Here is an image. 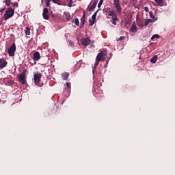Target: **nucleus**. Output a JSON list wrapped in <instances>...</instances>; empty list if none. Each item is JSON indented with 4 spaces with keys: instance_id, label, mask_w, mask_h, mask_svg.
I'll return each instance as SVG.
<instances>
[{
    "instance_id": "f257e3e1",
    "label": "nucleus",
    "mask_w": 175,
    "mask_h": 175,
    "mask_svg": "<svg viewBox=\"0 0 175 175\" xmlns=\"http://www.w3.org/2000/svg\"><path fill=\"white\" fill-rule=\"evenodd\" d=\"M107 55V50H104L103 51H100V53H98L97 57H96V62L94 65V68H93V70H92L93 72H95V69H96V68H97L99 62L100 61H104L105 59H106Z\"/></svg>"
},
{
    "instance_id": "f03ea898",
    "label": "nucleus",
    "mask_w": 175,
    "mask_h": 175,
    "mask_svg": "<svg viewBox=\"0 0 175 175\" xmlns=\"http://www.w3.org/2000/svg\"><path fill=\"white\" fill-rule=\"evenodd\" d=\"M42 73L40 72H36L33 75V80L36 85H38V87H42L43 85V83L41 80L42 79Z\"/></svg>"
},
{
    "instance_id": "7ed1b4c3",
    "label": "nucleus",
    "mask_w": 175,
    "mask_h": 175,
    "mask_svg": "<svg viewBox=\"0 0 175 175\" xmlns=\"http://www.w3.org/2000/svg\"><path fill=\"white\" fill-rule=\"evenodd\" d=\"M14 14V9H12V8H9L3 14V18L5 20H8L9 18H11V17H13Z\"/></svg>"
},
{
    "instance_id": "20e7f679",
    "label": "nucleus",
    "mask_w": 175,
    "mask_h": 175,
    "mask_svg": "<svg viewBox=\"0 0 175 175\" xmlns=\"http://www.w3.org/2000/svg\"><path fill=\"white\" fill-rule=\"evenodd\" d=\"M26 73H27V70L25 69V70H23V72H22L18 77V81L21 83V84H25L26 83V80H25V77H26Z\"/></svg>"
},
{
    "instance_id": "39448f33",
    "label": "nucleus",
    "mask_w": 175,
    "mask_h": 175,
    "mask_svg": "<svg viewBox=\"0 0 175 175\" xmlns=\"http://www.w3.org/2000/svg\"><path fill=\"white\" fill-rule=\"evenodd\" d=\"M16 49V44H12L11 46L8 50V53L9 54L10 57H14Z\"/></svg>"
},
{
    "instance_id": "423d86ee",
    "label": "nucleus",
    "mask_w": 175,
    "mask_h": 175,
    "mask_svg": "<svg viewBox=\"0 0 175 175\" xmlns=\"http://www.w3.org/2000/svg\"><path fill=\"white\" fill-rule=\"evenodd\" d=\"M42 16H43V18L44 20H49V9L47 8H44L43 9Z\"/></svg>"
},
{
    "instance_id": "0eeeda50",
    "label": "nucleus",
    "mask_w": 175,
    "mask_h": 175,
    "mask_svg": "<svg viewBox=\"0 0 175 175\" xmlns=\"http://www.w3.org/2000/svg\"><path fill=\"white\" fill-rule=\"evenodd\" d=\"M8 62L6 61V59H4L3 58L0 59V68L3 69V68H5L7 65Z\"/></svg>"
},
{
    "instance_id": "6e6552de",
    "label": "nucleus",
    "mask_w": 175,
    "mask_h": 175,
    "mask_svg": "<svg viewBox=\"0 0 175 175\" xmlns=\"http://www.w3.org/2000/svg\"><path fill=\"white\" fill-rule=\"evenodd\" d=\"M40 58H41V55H40L39 51H36L33 53V60L34 61H39V59H40Z\"/></svg>"
},
{
    "instance_id": "1a4fd4ad",
    "label": "nucleus",
    "mask_w": 175,
    "mask_h": 175,
    "mask_svg": "<svg viewBox=\"0 0 175 175\" xmlns=\"http://www.w3.org/2000/svg\"><path fill=\"white\" fill-rule=\"evenodd\" d=\"M118 20L117 14L116 13V12L113 11V17H112V24H113L114 25H117V21Z\"/></svg>"
},
{
    "instance_id": "9d476101",
    "label": "nucleus",
    "mask_w": 175,
    "mask_h": 175,
    "mask_svg": "<svg viewBox=\"0 0 175 175\" xmlns=\"http://www.w3.org/2000/svg\"><path fill=\"white\" fill-rule=\"evenodd\" d=\"M130 31L133 32L134 33L137 32V27L135 23H134V24L132 25L131 27L130 28Z\"/></svg>"
},
{
    "instance_id": "9b49d317",
    "label": "nucleus",
    "mask_w": 175,
    "mask_h": 175,
    "mask_svg": "<svg viewBox=\"0 0 175 175\" xmlns=\"http://www.w3.org/2000/svg\"><path fill=\"white\" fill-rule=\"evenodd\" d=\"M98 0H94L93 1V5L89 8L88 10L89 12H92L95 8H96V5L98 3Z\"/></svg>"
},
{
    "instance_id": "f8f14e48",
    "label": "nucleus",
    "mask_w": 175,
    "mask_h": 175,
    "mask_svg": "<svg viewBox=\"0 0 175 175\" xmlns=\"http://www.w3.org/2000/svg\"><path fill=\"white\" fill-rule=\"evenodd\" d=\"M82 44H90L91 40L89 38H85V39H81Z\"/></svg>"
},
{
    "instance_id": "ddd939ff",
    "label": "nucleus",
    "mask_w": 175,
    "mask_h": 175,
    "mask_svg": "<svg viewBox=\"0 0 175 175\" xmlns=\"http://www.w3.org/2000/svg\"><path fill=\"white\" fill-rule=\"evenodd\" d=\"M70 73L68 72H64L62 73V79L63 80H68Z\"/></svg>"
},
{
    "instance_id": "4468645a",
    "label": "nucleus",
    "mask_w": 175,
    "mask_h": 175,
    "mask_svg": "<svg viewBox=\"0 0 175 175\" xmlns=\"http://www.w3.org/2000/svg\"><path fill=\"white\" fill-rule=\"evenodd\" d=\"M63 17H64V18H66V20H67V21H69V20H70V13H68V12H64V13L63 14Z\"/></svg>"
},
{
    "instance_id": "2eb2a0df",
    "label": "nucleus",
    "mask_w": 175,
    "mask_h": 175,
    "mask_svg": "<svg viewBox=\"0 0 175 175\" xmlns=\"http://www.w3.org/2000/svg\"><path fill=\"white\" fill-rule=\"evenodd\" d=\"M149 16L150 17V19L152 20V23H155V21H157V18H156L155 16H154L153 12H150Z\"/></svg>"
},
{
    "instance_id": "dca6fc26",
    "label": "nucleus",
    "mask_w": 175,
    "mask_h": 175,
    "mask_svg": "<svg viewBox=\"0 0 175 175\" xmlns=\"http://www.w3.org/2000/svg\"><path fill=\"white\" fill-rule=\"evenodd\" d=\"M85 23V13H83V17L81 18V28L84 27Z\"/></svg>"
},
{
    "instance_id": "f3484780",
    "label": "nucleus",
    "mask_w": 175,
    "mask_h": 175,
    "mask_svg": "<svg viewBox=\"0 0 175 175\" xmlns=\"http://www.w3.org/2000/svg\"><path fill=\"white\" fill-rule=\"evenodd\" d=\"M157 59H158V56L154 55V57H152V58H151L150 62H152V64H155L157 62Z\"/></svg>"
},
{
    "instance_id": "a211bd4d",
    "label": "nucleus",
    "mask_w": 175,
    "mask_h": 175,
    "mask_svg": "<svg viewBox=\"0 0 175 175\" xmlns=\"http://www.w3.org/2000/svg\"><path fill=\"white\" fill-rule=\"evenodd\" d=\"M25 33H26V35H31V28L26 27L25 29Z\"/></svg>"
},
{
    "instance_id": "6ab92c4d",
    "label": "nucleus",
    "mask_w": 175,
    "mask_h": 175,
    "mask_svg": "<svg viewBox=\"0 0 175 175\" xmlns=\"http://www.w3.org/2000/svg\"><path fill=\"white\" fill-rule=\"evenodd\" d=\"M100 9H98V10L96 12H95V13L93 14L92 18H93V21H94V23H95V21H96V16H97V13L99 12Z\"/></svg>"
},
{
    "instance_id": "aec40b11",
    "label": "nucleus",
    "mask_w": 175,
    "mask_h": 175,
    "mask_svg": "<svg viewBox=\"0 0 175 175\" xmlns=\"http://www.w3.org/2000/svg\"><path fill=\"white\" fill-rule=\"evenodd\" d=\"M117 12L118 13H121V12H122V8H121V6L120 5V0L118 1V4Z\"/></svg>"
},
{
    "instance_id": "412c9836",
    "label": "nucleus",
    "mask_w": 175,
    "mask_h": 175,
    "mask_svg": "<svg viewBox=\"0 0 175 175\" xmlns=\"http://www.w3.org/2000/svg\"><path fill=\"white\" fill-rule=\"evenodd\" d=\"M150 23H152V20H151V18L145 20V26L147 27V25H148V24H150Z\"/></svg>"
},
{
    "instance_id": "4be33fe9",
    "label": "nucleus",
    "mask_w": 175,
    "mask_h": 175,
    "mask_svg": "<svg viewBox=\"0 0 175 175\" xmlns=\"http://www.w3.org/2000/svg\"><path fill=\"white\" fill-rule=\"evenodd\" d=\"M118 4H119V0H114L113 5L116 8L117 10L118 8Z\"/></svg>"
},
{
    "instance_id": "5701e85b",
    "label": "nucleus",
    "mask_w": 175,
    "mask_h": 175,
    "mask_svg": "<svg viewBox=\"0 0 175 175\" xmlns=\"http://www.w3.org/2000/svg\"><path fill=\"white\" fill-rule=\"evenodd\" d=\"M81 66V64H79V63L76 64V65L74 67L75 68V70H78L80 68Z\"/></svg>"
},
{
    "instance_id": "b1692460",
    "label": "nucleus",
    "mask_w": 175,
    "mask_h": 175,
    "mask_svg": "<svg viewBox=\"0 0 175 175\" xmlns=\"http://www.w3.org/2000/svg\"><path fill=\"white\" fill-rule=\"evenodd\" d=\"M4 2H5V5L7 6H10V5H11V0H5V1H4Z\"/></svg>"
},
{
    "instance_id": "393cba45",
    "label": "nucleus",
    "mask_w": 175,
    "mask_h": 175,
    "mask_svg": "<svg viewBox=\"0 0 175 175\" xmlns=\"http://www.w3.org/2000/svg\"><path fill=\"white\" fill-rule=\"evenodd\" d=\"M51 0H46V8H50L51 6Z\"/></svg>"
},
{
    "instance_id": "a878e982",
    "label": "nucleus",
    "mask_w": 175,
    "mask_h": 175,
    "mask_svg": "<svg viewBox=\"0 0 175 175\" xmlns=\"http://www.w3.org/2000/svg\"><path fill=\"white\" fill-rule=\"evenodd\" d=\"M74 23H75V24L76 25H77V26H79V24H80V21H79V18H75Z\"/></svg>"
},
{
    "instance_id": "bb28decb",
    "label": "nucleus",
    "mask_w": 175,
    "mask_h": 175,
    "mask_svg": "<svg viewBox=\"0 0 175 175\" xmlns=\"http://www.w3.org/2000/svg\"><path fill=\"white\" fill-rule=\"evenodd\" d=\"M103 2H104V0H100V1L99 3H98V8L99 10H100V8H101V6H102Z\"/></svg>"
},
{
    "instance_id": "cd10ccee",
    "label": "nucleus",
    "mask_w": 175,
    "mask_h": 175,
    "mask_svg": "<svg viewBox=\"0 0 175 175\" xmlns=\"http://www.w3.org/2000/svg\"><path fill=\"white\" fill-rule=\"evenodd\" d=\"M160 38L159 35H153L151 38L152 40L159 39Z\"/></svg>"
},
{
    "instance_id": "c85d7f7f",
    "label": "nucleus",
    "mask_w": 175,
    "mask_h": 175,
    "mask_svg": "<svg viewBox=\"0 0 175 175\" xmlns=\"http://www.w3.org/2000/svg\"><path fill=\"white\" fill-rule=\"evenodd\" d=\"M157 3L159 5V6H163V3H164V1L163 0H160V2H157Z\"/></svg>"
},
{
    "instance_id": "c756f323",
    "label": "nucleus",
    "mask_w": 175,
    "mask_h": 175,
    "mask_svg": "<svg viewBox=\"0 0 175 175\" xmlns=\"http://www.w3.org/2000/svg\"><path fill=\"white\" fill-rule=\"evenodd\" d=\"M113 14H114V11L113 10H110L109 12V16H111L112 20H113Z\"/></svg>"
},
{
    "instance_id": "7c9ffc66",
    "label": "nucleus",
    "mask_w": 175,
    "mask_h": 175,
    "mask_svg": "<svg viewBox=\"0 0 175 175\" xmlns=\"http://www.w3.org/2000/svg\"><path fill=\"white\" fill-rule=\"evenodd\" d=\"M89 21H90V27H92V25H94V21L93 18H92V20L90 19Z\"/></svg>"
},
{
    "instance_id": "2f4dec72",
    "label": "nucleus",
    "mask_w": 175,
    "mask_h": 175,
    "mask_svg": "<svg viewBox=\"0 0 175 175\" xmlns=\"http://www.w3.org/2000/svg\"><path fill=\"white\" fill-rule=\"evenodd\" d=\"M53 3H57V5H60V0H52Z\"/></svg>"
},
{
    "instance_id": "473e14b6",
    "label": "nucleus",
    "mask_w": 175,
    "mask_h": 175,
    "mask_svg": "<svg viewBox=\"0 0 175 175\" xmlns=\"http://www.w3.org/2000/svg\"><path fill=\"white\" fill-rule=\"evenodd\" d=\"M68 2H69V3H68V6L69 8H71L72 5L73 1L72 0H68Z\"/></svg>"
},
{
    "instance_id": "72a5a7b5",
    "label": "nucleus",
    "mask_w": 175,
    "mask_h": 175,
    "mask_svg": "<svg viewBox=\"0 0 175 175\" xmlns=\"http://www.w3.org/2000/svg\"><path fill=\"white\" fill-rule=\"evenodd\" d=\"M124 39H125V36H120V38H118L116 40L118 42L119 40H124Z\"/></svg>"
},
{
    "instance_id": "f704fd0d",
    "label": "nucleus",
    "mask_w": 175,
    "mask_h": 175,
    "mask_svg": "<svg viewBox=\"0 0 175 175\" xmlns=\"http://www.w3.org/2000/svg\"><path fill=\"white\" fill-rule=\"evenodd\" d=\"M14 8H18V2H14Z\"/></svg>"
},
{
    "instance_id": "c9c22d12",
    "label": "nucleus",
    "mask_w": 175,
    "mask_h": 175,
    "mask_svg": "<svg viewBox=\"0 0 175 175\" xmlns=\"http://www.w3.org/2000/svg\"><path fill=\"white\" fill-rule=\"evenodd\" d=\"M71 84L70 83H66V88H70Z\"/></svg>"
},
{
    "instance_id": "e433bc0d",
    "label": "nucleus",
    "mask_w": 175,
    "mask_h": 175,
    "mask_svg": "<svg viewBox=\"0 0 175 175\" xmlns=\"http://www.w3.org/2000/svg\"><path fill=\"white\" fill-rule=\"evenodd\" d=\"M144 10H145V12H149V9L146 6H145Z\"/></svg>"
},
{
    "instance_id": "4c0bfd02",
    "label": "nucleus",
    "mask_w": 175,
    "mask_h": 175,
    "mask_svg": "<svg viewBox=\"0 0 175 175\" xmlns=\"http://www.w3.org/2000/svg\"><path fill=\"white\" fill-rule=\"evenodd\" d=\"M4 10H5L4 8H2L1 9H0V12L1 13H3V12H4Z\"/></svg>"
},
{
    "instance_id": "58836bf2",
    "label": "nucleus",
    "mask_w": 175,
    "mask_h": 175,
    "mask_svg": "<svg viewBox=\"0 0 175 175\" xmlns=\"http://www.w3.org/2000/svg\"><path fill=\"white\" fill-rule=\"evenodd\" d=\"M51 16L53 17V18H55V14L54 13H53V12H51Z\"/></svg>"
},
{
    "instance_id": "ea45409f",
    "label": "nucleus",
    "mask_w": 175,
    "mask_h": 175,
    "mask_svg": "<svg viewBox=\"0 0 175 175\" xmlns=\"http://www.w3.org/2000/svg\"><path fill=\"white\" fill-rule=\"evenodd\" d=\"M160 1H161V0H154V1H155L157 3V2H158V3H160Z\"/></svg>"
},
{
    "instance_id": "a19ab883",
    "label": "nucleus",
    "mask_w": 175,
    "mask_h": 175,
    "mask_svg": "<svg viewBox=\"0 0 175 175\" xmlns=\"http://www.w3.org/2000/svg\"><path fill=\"white\" fill-rule=\"evenodd\" d=\"M139 27H140V24H139Z\"/></svg>"
},
{
    "instance_id": "79ce46f5",
    "label": "nucleus",
    "mask_w": 175,
    "mask_h": 175,
    "mask_svg": "<svg viewBox=\"0 0 175 175\" xmlns=\"http://www.w3.org/2000/svg\"><path fill=\"white\" fill-rule=\"evenodd\" d=\"M85 46H87V44H85Z\"/></svg>"
},
{
    "instance_id": "37998d69",
    "label": "nucleus",
    "mask_w": 175,
    "mask_h": 175,
    "mask_svg": "<svg viewBox=\"0 0 175 175\" xmlns=\"http://www.w3.org/2000/svg\"><path fill=\"white\" fill-rule=\"evenodd\" d=\"M42 2H43V0H42Z\"/></svg>"
}]
</instances>
